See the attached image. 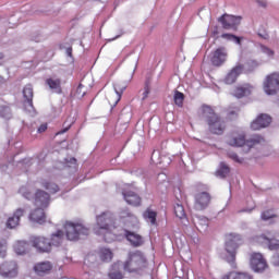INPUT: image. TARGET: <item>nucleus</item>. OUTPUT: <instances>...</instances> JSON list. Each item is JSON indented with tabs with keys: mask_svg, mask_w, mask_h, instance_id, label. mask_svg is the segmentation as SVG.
I'll return each instance as SVG.
<instances>
[{
	"mask_svg": "<svg viewBox=\"0 0 279 279\" xmlns=\"http://www.w3.org/2000/svg\"><path fill=\"white\" fill-rule=\"evenodd\" d=\"M117 38H121V35H118V36H116L114 38L109 39V43H112V40H117Z\"/></svg>",
	"mask_w": 279,
	"mask_h": 279,
	"instance_id": "nucleus-56",
	"label": "nucleus"
},
{
	"mask_svg": "<svg viewBox=\"0 0 279 279\" xmlns=\"http://www.w3.org/2000/svg\"><path fill=\"white\" fill-rule=\"evenodd\" d=\"M203 118L205 119L208 130L211 134H216L217 136H221L223 132H226V120L219 117V114L215 113V110L210 108V106H203Z\"/></svg>",
	"mask_w": 279,
	"mask_h": 279,
	"instance_id": "nucleus-3",
	"label": "nucleus"
},
{
	"mask_svg": "<svg viewBox=\"0 0 279 279\" xmlns=\"http://www.w3.org/2000/svg\"><path fill=\"white\" fill-rule=\"evenodd\" d=\"M23 96H24V99H26V101H32L34 97V88L32 87V85H26L24 87Z\"/></svg>",
	"mask_w": 279,
	"mask_h": 279,
	"instance_id": "nucleus-36",
	"label": "nucleus"
},
{
	"mask_svg": "<svg viewBox=\"0 0 279 279\" xmlns=\"http://www.w3.org/2000/svg\"><path fill=\"white\" fill-rule=\"evenodd\" d=\"M120 221L123 223L124 228H129L130 230H138V228H141L138 217L132 214L130 209H122L120 211Z\"/></svg>",
	"mask_w": 279,
	"mask_h": 279,
	"instance_id": "nucleus-8",
	"label": "nucleus"
},
{
	"mask_svg": "<svg viewBox=\"0 0 279 279\" xmlns=\"http://www.w3.org/2000/svg\"><path fill=\"white\" fill-rule=\"evenodd\" d=\"M114 93L117 95V100L114 102V106L121 101V96L123 95L125 88H128V83L118 82L113 84Z\"/></svg>",
	"mask_w": 279,
	"mask_h": 279,
	"instance_id": "nucleus-29",
	"label": "nucleus"
},
{
	"mask_svg": "<svg viewBox=\"0 0 279 279\" xmlns=\"http://www.w3.org/2000/svg\"><path fill=\"white\" fill-rule=\"evenodd\" d=\"M47 86L52 90V93H57L60 95L62 93V80L58 76H50L46 80Z\"/></svg>",
	"mask_w": 279,
	"mask_h": 279,
	"instance_id": "nucleus-21",
	"label": "nucleus"
},
{
	"mask_svg": "<svg viewBox=\"0 0 279 279\" xmlns=\"http://www.w3.org/2000/svg\"><path fill=\"white\" fill-rule=\"evenodd\" d=\"M50 243V247H60L64 242V232L62 230H58L57 232L52 233L50 239H48Z\"/></svg>",
	"mask_w": 279,
	"mask_h": 279,
	"instance_id": "nucleus-26",
	"label": "nucleus"
},
{
	"mask_svg": "<svg viewBox=\"0 0 279 279\" xmlns=\"http://www.w3.org/2000/svg\"><path fill=\"white\" fill-rule=\"evenodd\" d=\"M31 243L40 254H48L51 252V243L49 242V239L43 235L33 236Z\"/></svg>",
	"mask_w": 279,
	"mask_h": 279,
	"instance_id": "nucleus-9",
	"label": "nucleus"
},
{
	"mask_svg": "<svg viewBox=\"0 0 279 279\" xmlns=\"http://www.w3.org/2000/svg\"><path fill=\"white\" fill-rule=\"evenodd\" d=\"M112 251L108 247H102L99 250V258L100 260H102L104 263H110V260H112Z\"/></svg>",
	"mask_w": 279,
	"mask_h": 279,
	"instance_id": "nucleus-32",
	"label": "nucleus"
},
{
	"mask_svg": "<svg viewBox=\"0 0 279 279\" xmlns=\"http://www.w3.org/2000/svg\"><path fill=\"white\" fill-rule=\"evenodd\" d=\"M20 193L23 195V197H25L26 199H32V193L31 192H26L25 187H22L20 190Z\"/></svg>",
	"mask_w": 279,
	"mask_h": 279,
	"instance_id": "nucleus-48",
	"label": "nucleus"
},
{
	"mask_svg": "<svg viewBox=\"0 0 279 279\" xmlns=\"http://www.w3.org/2000/svg\"><path fill=\"white\" fill-rule=\"evenodd\" d=\"M149 97V86H145L144 93H143V98L142 99H147Z\"/></svg>",
	"mask_w": 279,
	"mask_h": 279,
	"instance_id": "nucleus-52",
	"label": "nucleus"
},
{
	"mask_svg": "<svg viewBox=\"0 0 279 279\" xmlns=\"http://www.w3.org/2000/svg\"><path fill=\"white\" fill-rule=\"evenodd\" d=\"M174 215L181 220L183 226H189V219L186 218V213L184 211V206H182V204L177 203L174 205Z\"/></svg>",
	"mask_w": 279,
	"mask_h": 279,
	"instance_id": "nucleus-28",
	"label": "nucleus"
},
{
	"mask_svg": "<svg viewBox=\"0 0 279 279\" xmlns=\"http://www.w3.org/2000/svg\"><path fill=\"white\" fill-rule=\"evenodd\" d=\"M192 221L199 232H206V230H208V218L204 216H194Z\"/></svg>",
	"mask_w": 279,
	"mask_h": 279,
	"instance_id": "nucleus-24",
	"label": "nucleus"
},
{
	"mask_svg": "<svg viewBox=\"0 0 279 279\" xmlns=\"http://www.w3.org/2000/svg\"><path fill=\"white\" fill-rule=\"evenodd\" d=\"M44 207H38L34 211L31 213L29 219L31 221H34V223H45L46 221V216H45V210L43 209Z\"/></svg>",
	"mask_w": 279,
	"mask_h": 279,
	"instance_id": "nucleus-25",
	"label": "nucleus"
},
{
	"mask_svg": "<svg viewBox=\"0 0 279 279\" xmlns=\"http://www.w3.org/2000/svg\"><path fill=\"white\" fill-rule=\"evenodd\" d=\"M271 123V117L262 113L251 123V128L253 130H263V128H267Z\"/></svg>",
	"mask_w": 279,
	"mask_h": 279,
	"instance_id": "nucleus-19",
	"label": "nucleus"
},
{
	"mask_svg": "<svg viewBox=\"0 0 279 279\" xmlns=\"http://www.w3.org/2000/svg\"><path fill=\"white\" fill-rule=\"evenodd\" d=\"M28 250H29V244L25 241H17L14 244V252L20 256H23V254H27Z\"/></svg>",
	"mask_w": 279,
	"mask_h": 279,
	"instance_id": "nucleus-31",
	"label": "nucleus"
},
{
	"mask_svg": "<svg viewBox=\"0 0 279 279\" xmlns=\"http://www.w3.org/2000/svg\"><path fill=\"white\" fill-rule=\"evenodd\" d=\"M228 156L231 158V160H234V162H243V158H240L235 153H229Z\"/></svg>",
	"mask_w": 279,
	"mask_h": 279,
	"instance_id": "nucleus-46",
	"label": "nucleus"
},
{
	"mask_svg": "<svg viewBox=\"0 0 279 279\" xmlns=\"http://www.w3.org/2000/svg\"><path fill=\"white\" fill-rule=\"evenodd\" d=\"M271 264H272L275 267H279V254H278V253H275V254L272 255Z\"/></svg>",
	"mask_w": 279,
	"mask_h": 279,
	"instance_id": "nucleus-47",
	"label": "nucleus"
},
{
	"mask_svg": "<svg viewBox=\"0 0 279 279\" xmlns=\"http://www.w3.org/2000/svg\"><path fill=\"white\" fill-rule=\"evenodd\" d=\"M122 195L126 204L131 206H141V196L133 191H123Z\"/></svg>",
	"mask_w": 279,
	"mask_h": 279,
	"instance_id": "nucleus-22",
	"label": "nucleus"
},
{
	"mask_svg": "<svg viewBox=\"0 0 279 279\" xmlns=\"http://www.w3.org/2000/svg\"><path fill=\"white\" fill-rule=\"evenodd\" d=\"M225 279H252V277L245 272H230Z\"/></svg>",
	"mask_w": 279,
	"mask_h": 279,
	"instance_id": "nucleus-35",
	"label": "nucleus"
},
{
	"mask_svg": "<svg viewBox=\"0 0 279 279\" xmlns=\"http://www.w3.org/2000/svg\"><path fill=\"white\" fill-rule=\"evenodd\" d=\"M251 268L253 271L260 274L267 269V260L263 257L260 253H253L251 256Z\"/></svg>",
	"mask_w": 279,
	"mask_h": 279,
	"instance_id": "nucleus-12",
	"label": "nucleus"
},
{
	"mask_svg": "<svg viewBox=\"0 0 279 279\" xmlns=\"http://www.w3.org/2000/svg\"><path fill=\"white\" fill-rule=\"evenodd\" d=\"M256 243H262L268 245V248L271 251H278L279 250V241L276 239H271L267 236L266 234L257 235L255 238Z\"/></svg>",
	"mask_w": 279,
	"mask_h": 279,
	"instance_id": "nucleus-20",
	"label": "nucleus"
},
{
	"mask_svg": "<svg viewBox=\"0 0 279 279\" xmlns=\"http://www.w3.org/2000/svg\"><path fill=\"white\" fill-rule=\"evenodd\" d=\"M24 110L31 114V117L36 116V109H34V102L32 100H26L24 104Z\"/></svg>",
	"mask_w": 279,
	"mask_h": 279,
	"instance_id": "nucleus-38",
	"label": "nucleus"
},
{
	"mask_svg": "<svg viewBox=\"0 0 279 279\" xmlns=\"http://www.w3.org/2000/svg\"><path fill=\"white\" fill-rule=\"evenodd\" d=\"M226 60H228V50L225 47H220L213 52L211 64L214 66H221Z\"/></svg>",
	"mask_w": 279,
	"mask_h": 279,
	"instance_id": "nucleus-14",
	"label": "nucleus"
},
{
	"mask_svg": "<svg viewBox=\"0 0 279 279\" xmlns=\"http://www.w3.org/2000/svg\"><path fill=\"white\" fill-rule=\"evenodd\" d=\"M51 202V196L49 193L43 191V190H37L35 193V206L37 208H47Z\"/></svg>",
	"mask_w": 279,
	"mask_h": 279,
	"instance_id": "nucleus-15",
	"label": "nucleus"
},
{
	"mask_svg": "<svg viewBox=\"0 0 279 279\" xmlns=\"http://www.w3.org/2000/svg\"><path fill=\"white\" fill-rule=\"evenodd\" d=\"M228 173H230V167L226 165V162H221L218 170L216 171V177L217 178H227Z\"/></svg>",
	"mask_w": 279,
	"mask_h": 279,
	"instance_id": "nucleus-33",
	"label": "nucleus"
},
{
	"mask_svg": "<svg viewBox=\"0 0 279 279\" xmlns=\"http://www.w3.org/2000/svg\"><path fill=\"white\" fill-rule=\"evenodd\" d=\"M109 278L110 279H123V274L119 270H111L109 272Z\"/></svg>",
	"mask_w": 279,
	"mask_h": 279,
	"instance_id": "nucleus-45",
	"label": "nucleus"
},
{
	"mask_svg": "<svg viewBox=\"0 0 279 279\" xmlns=\"http://www.w3.org/2000/svg\"><path fill=\"white\" fill-rule=\"evenodd\" d=\"M221 38H223V40H230L231 43H235V45H241V38L235 35L225 33L221 35Z\"/></svg>",
	"mask_w": 279,
	"mask_h": 279,
	"instance_id": "nucleus-37",
	"label": "nucleus"
},
{
	"mask_svg": "<svg viewBox=\"0 0 279 279\" xmlns=\"http://www.w3.org/2000/svg\"><path fill=\"white\" fill-rule=\"evenodd\" d=\"M124 232H125L126 240L130 241L131 244L134 245V247H141V245H143L144 243L143 236L128 230H125Z\"/></svg>",
	"mask_w": 279,
	"mask_h": 279,
	"instance_id": "nucleus-27",
	"label": "nucleus"
},
{
	"mask_svg": "<svg viewBox=\"0 0 279 279\" xmlns=\"http://www.w3.org/2000/svg\"><path fill=\"white\" fill-rule=\"evenodd\" d=\"M71 128V125H68L65 129L59 131L57 134H65V132H69V129Z\"/></svg>",
	"mask_w": 279,
	"mask_h": 279,
	"instance_id": "nucleus-54",
	"label": "nucleus"
},
{
	"mask_svg": "<svg viewBox=\"0 0 279 279\" xmlns=\"http://www.w3.org/2000/svg\"><path fill=\"white\" fill-rule=\"evenodd\" d=\"M245 71V65L238 63L233 69L225 77V84H234L236 80H239V75H241Z\"/></svg>",
	"mask_w": 279,
	"mask_h": 279,
	"instance_id": "nucleus-16",
	"label": "nucleus"
},
{
	"mask_svg": "<svg viewBox=\"0 0 279 279\" xmlns=\"http://www.w3.org/2000/svg\"><path fill=\"white\" fill-rule=\"evenodd\" d=\"M158 156H159V153L156 151V150L151 155V160H153V162H155V165H158V163L162 162L160 160H156V158H158Z\"/></svg>",
	"mask_w": 279,
	"mask_h": 279,
	"instance_id": "nucleus-51",
	"label": "nucleus"
},
{
	"mask_svg": "<svg viewBox=\"0 0 279 279\" xmlns=\"http://www.w3.org/2000/svg\"><path fill=\"white\" fill-rule=\"evenodd\" d=\"M263 137L256 135L251 140H245V132L241 130L232 131L227 135V144L230 147H242L244 154H248L254 145H258V143H263Z\"/></svg>",
	"mask_w": 279,
	"mask_h": 279,
	"instance_id": "nucleus-2",
	"label": "nucleus"
},
{
	"mask_svg": "<svg viewBox=\"0 0 279 279\" xmlns=\"http://www.w3.org/2000/svg\"><path fill=\"white\" fill-rule=\"evenodd\" d=\"M156 217H157L156 211H154L151 209H147L144 213V219H146V221H148V223H151V226H156Z\"/></svg>",
	"mask_w": 279,
	"mask_h": 279,
	"instance_id": "nucleus-34",
	"label": "nucleus"
},
{
	"mask_svg": "<svg viewBox=\"0 0 279 279\" xmlns=\"http://www.w3.org/2000/svg\"><path fill=\"white\" fill-rule=\"evenodd\" d=\"M243 213H252V209H244Z\"/></svg>",
	"mask_w": 279,
	"mask_h": 279,
	"instance_id": "nucleus-57",
	"label": "nucleus"
},
{
	"mask_svg": "<svg viewBox=\"0 0 279 279\" xmlns=\"http://www.w3.org/2000/svg\"><path fill=\"white\" fill-rule=\"evenodd\" d=\"M173 99L175 106L182 107V105L184 104V94H182L181 92H175Z\"/></svg>",
	"mask_w": 279,
	"mask_h": 279,
	"instance_id": "nucleus-40",
	"label": "nucleus"
},
{
	"mask_svg": "<svg viewBox=\"0 0 279 279\" xmlns=\"http://www.w3.org/2000/svg\"><path fill=\"white\" fill-rule=\"evenodd\" d=\"M262 219L263 221H269V219H278V216L271 210H266L262 213Z\"/></svg>",
	"mask_w": 279,
	"mask_h": 279,
	"instance_id": "nucleus-41",
	"label": "nucleus"
},
{
	"mask_svg": "<svg viewBox=\"0 0 279 279\" xmlns=\"http://www.w3.org/2000/svg\"><path fill=\"white\" fill-rule=\"evenodd\" d=\"M118 267H119V265H118V264L113 265V269H117Z\"/></svg>",
	"mask_w": 279,
	"mask_h": 279,
	"instance_id": "nucleus-58",
	"label": "nucleus"
},
{
	"mask_svg": "<svg viewBox=\"0 0 279 279\" xmlns=\"http://www.w3.org/2000/svg\"><path fill=\"white\" fill-rule=\"evenodd\" d=\"M259 50L265 54L267 56V58H274L275 56V52L271 48L267 47V46H264V45H260L259 46Z\"/></svg>",
	"mask_w": 279,
	"mask_h": 279,
	"instance_id": "nucleus-42",
	"label": "nucleus"
},
{
	"mask_svg": "<svg viewBox=\"0 0 279 279\" xmlns=\"http://www.w3.org/2000/svg\"><path fill=\"white\" fill-rule=\"evenodd\" d=\"M112 223H114V216L110 211H105L96 217V227L94 228V232L98 236H104L106 243H112V241H114Z\"/></svg>",
	"mask_w": 279,
	"mask_h": 279,
	"instance_id": "nucleus-1",
	"label": "nucleus"
},
{
	"mask_svg": "<svg viewBox=\"0 0 279 279\" xmlns=\"http://www.w3.org/2000/svg\"><path fill=\"white\" fill-rule=\"evenodd\" d=\"M0 117H2V119H10L12 117V110H10V107L1 106L0 107Z\"/></svg>",
	"mask_w": 279,
	"mask_h": 279,
	"instance_id": "nucleus-39",
	"label": "nucleus"
},
{
	"mask_svg": "<svg viewBox=\"0 0 279 279\" xmlns=\"http://www.w3.org/2000/svg\"><path fill=\"white\" fill-rule=\"evenodd\" d=\"M252 90H254V87L250 84L240 85L233 90V96L241 99L247 97V95H252Z\"/></svg>",
	"mask_w": 279,
	"mask_h": 279,
	"instance_id": "nucleus-23",
	"label": "nucleus"
},
{
	"mask_svg": "<svg viewBox=\"0 0 279 279\" xmlns=\"http://www.w3.org/2000/svg\"><path fill=\"white\" fill-rule=\"evenodd\" d=\"M25 215V209L19 208L14 211L13 216L9 217L7 220V228L9 230H14V228H17L19 223L21 222V217Z\"/></svg>",
	"mask_w": 279,
	"mask_h": 279,
	"instance_id": "nucleus-18",
	"label": "nucleus"
},
{
	"mask_svg": "<svg viewBox=\"0 0 279 279\" xmlns=\"http://www.w3.org/2000/svg\"><path fill=\"white\" fill-rule=\"evenodd\" d=\"M77 163V160L75 158H70L69 161H66V167H72L75 169V165Z\"/></svg>",
	"mask_w": 279,
	"mask_h": 279,
	"instance_id": "nucleus-50",
	"label": "nucleus"
},
{
	"mask_svg": "<svg viewBox=\"0 0 279 279\" xmlns=\"http://www.w3.org/2000/svg\"><path fill=\"white\" fill-rule=\"evenodd\" d=\"M66 56H69L70 58H71V56H73V49L72 48L66 49Z\"/></svg>",
	"mask_w": 279,
	"mask_h": 279,
	"instance_id": "nucleus-55",
	"label": "nucleus"
},
{
	"mask_svg": "<svg viewBox=\"0 0 279 279\" xmlns=\"http://www.w3.org/2000/svg\"><path fill=\"white\" fill-rule=\"evenodd\" d=\"M240 244H241L240 234L230 233L227 236L226 252L228 255L225 257L227 263H232L234 260V258L236 257V250L239 248Z\"/></svg>",
	"mask_w": 279,
	"mask_h": 279,
	"instance_id": "nucleus-6",
	"label": "nucleus"
},
{
	"mask_svg": "<svg viewBox=\"0 0 279 279\" xmlns=\"http://www.w3.org/2000/svg\"><path fill=\"white\" fill-rule=\"evenodd\" d=\"M37 184L41 186V189H45L50 193L51 195H56L58 191H60V186L51 180V178H43L37 181Z\"/></svg>",
	"mask_w": 279,
	"mask_h": 279,
	"instance_id": "nucleus-17",
	"label": "nucleus"
},
{
	"mask_svg": "<svg viewBox=\"0 0 279 279\" xmlns=\"http://www.w3.org/2000/svg\"><path fill=\"white\" fill-rule=\"evenodd\" d=\"M65 236L68 241H80L82 236H88L90 229L80 222L66 221L64 223Z\"/></svg>",
	"mask_w": 279,
	"mask_h": 279,
	"instance_id": "nucleus-4",
	"label": "nucleus"
},
{
	"mask_svg": "<svg viewBox=\"0 0 279 279\" xmlns=\"http://www.w3.org/2000/svg\"><path fill=\"white\" fill-rule=\"evenodd\" d=\"M147 266V259L142 252L136 251L129 253L128 260L124 263V271H129V274H134L136 271H141V269H145Z\"/></svg>",
	"mask_w": 279,
	"mask_h": 279,
	"instance_id": "nucleus-5",
	"label": "nucleus"
},
{
	"mask_svg": "<svg viewBox=\"0 0 279 279\" xmlns=\"http://www.w3.org/2000/svg\"><path fill=\"white\" fill-rule=\"evenodd\" d=\"M218 23H221L223 29H236L241 25V16L223 14L218 17Z\"/></svg>",
	"mask_w": 279,
	"mask_h": 279,
	"instance_id": "nucleus-11",
	"label": "nucleus"
},
{
	"mask_svg": "<svg viewBox=\"0 0 279 279\" xmlns=\"http://www.w3.org/2000/svg\"><path fill=\"white\" fill-rule=\"evenodd\" d=\"M0 276L2 278H16L19 276V265L16 262H4L0 265Z\"/></svg>",
	"mask_w": 279,
	"mask_h": 279,
	"instance_id": "nucleus-10",
	"label": "nucleus"
},
{
	"mask_svg": "<svg viewBox=\"0 0 279 279\" xmlns=\"http://www.w3.org/2000/svg\"><path fill=\"white\" fill-rule=\"evenodd\" d=\"M239 114V108H234L233 110H229V117L230 119H234Z\"/></svg>",
	"mask_w": 279,
	"mask_h": 279,
	"instance_id": "nucleus-49",
	"label": "nucleus"
},
{
	"mask_svg": "<svg viewBox=\"0 0 279 279\" xmlns=\"http://www.w3.org/2000/svg\"><path fill=\"white\" fill-rule=\"evenodd\" d=\"M263 89L266 95H278L279 92V72H272L264 78Z\"/></svg>",
	"mask_w": 279,
	"mask_h": 279,
	"instance_id": "nucleus-7",
	"label": "nucleus"
},
{
	"mask_svg": "<svg viewBox=\"0 0 279 279\" xmlns=\"http://www.w3.org/2000/svg\"><path fill=\"white\" fill-rule=\"evenodd\" d=\"M37 132H38L39 134H43V132H47V123L41 124V125L38 128Z\"/></svg>",
	"mask_w": 279,
	"mask_h": 279,
	"instance_id": "nucleus-53",
	"label": "nucleus"
},
{
	"mask_svg": "<svg viewBox=\"0 0 279 279\" xmlns=\"http://www.w3.org/2000/svg\"><path fill=\"white\" fill-rule=\"evenodd\" d=\"M258 61H256V60H248L247 62H246V71L248 72V73H252V71H254V69H258Z\"/></svg>",
	"mask_w": 279,
	"mask_h": 279,
	"instance_id": "nucleus-43",
	"label": "nucleus"
},
{
	"mask_svg": "<svg viewBox=\"0 0 279 279\" xmlns=\"http://www.w3.org/2000/svg\"><path fill=\"white\" fill-rule=\"evenodd\" d=\"M34 269L38 276H43V274H48L51 271V263L50 262H41L34 266Z\"/></svg>",
	"mask_w": 279,
	"mask_h": 279,
	"instance_id": "nucleus-30",
	"label": "nucleus"
},
{
	"mask_svg": "<svg viewBox=\"0 0 279 279\" xmlns=\"http://www.w3.org/2000/svg\"><path fill=\"white\" fill-rule=\"evenodd\" d=\"M165 177V174H159V178H163Z\"/></svg>",
	"mask_w": 279,
	"mask_h": 279,
	"instance_id": "nucleus-59",
	"label": "nucleus"
},
{
	"mask_svg": "<svg viewBox=\"0 0 279 279\" xmlns=\"http://www.w3.org/2000/svg\"><path fill=\"white\" fill-rule=\"evenodd\" d=\"M210 204V194L203 192L195 195V210H206Z\"/></svg>",
	"mask_w": 279,
	"mask_h": 279,
	"instance_id": "nucleus-13",
	"label": "nucleus"
},
{
	"mask_svg": "<svg viewBox=\"0 0 279 279\" xmlns=\"http://www.w3.org/2000/svg\"><path fill=\"white\" fill-rule=\"evenodd\" d=\"M8 252V242L5 240L0 241V256L5 258V253Z\"/></svg>",
	"mask_w": 279,
	"mask_h": 279,
	"instance_id": "nucleus-44",
	"label": "nucleus"
}]
</instances>
